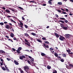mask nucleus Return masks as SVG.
Instances as JSON below:
<instances>
[{"mask_svg":"<svg viewBox=\"0 0 73 73\" xmlns=\"http://www.w3.org/2000/svg\"><path fill=\"white\" fill-rule=\"evenodd\" d=\"M24 70L26 71V72L27 73H29V67L27 65L25 66L24 67Z\"/></svg>","mask_w":73,"mask_h":73,"instance_id":"1","label":"nucleus"},{"mask_svg":"<svg viewBox=\"0 0 73 73\" xmlns=\"http://www.w3.org/2000/svg\"><path fill=\"white\" fill-rule=\"evenodd\" d=\"M58 22H60L61 23H63V24H65V23H68V21L66 20V19H65V20H64V21L60 20V21H59Z\"/></svg>","mask_w":73,"mask_h":73,"instance_id":"2","label":"nucleus"},{"mask_svg":"<svg viewBox=\"0 0 73 73\" xmlns=\"http://www.w3.org/2000/svg\"><path fill=\"white\" fill-rule=\"evenodd\" d=\"M41 55H42V56H43V57H44L46 58H48V57L46 56V55L45 54V53L43 52L41 53Z\"/></svg>","mask_w":73,"mask_h":73,"instance_id":"3","label":"nucleus"},{"mask_svg":"<svg viewBox=\"0 0 73 73\" xmlns=\"http://www.w3.org/2000/svg\"><path fill=\"white\" fill-rule=\"evenodd\" d=\"M65 38L64 36L61 35L60 36V37H59V39L60 40H61V41H64V40H65Z\"/></svg>","mask_w":73,"mask_h":73,"instance_id":"4","label":"nucleus"},{"mask_svg":"<svg viewBox=\"0 0 73 73\" xmlns=\"http://www.w3.org/2000/svg\"><path fill=\"white\" fill-rule=\"evenodd\" d=\"M73 53L72 52H68V55H69V56L71 57H72V58H73Z\"/></svg>","mask_w":73,"mask_h":73,"instance_id":"5","label":"nucleus"},{"mask_svg":"<svg viewBox=\"0 0 73 73\" xmlns=\"http://www.w3.org/2000/svg\"><path fill=\"white\" fill-rule=\"evenodd\" d=\"M43 46L44 48H49V46L48 45H47V44H45V43L43 44Z\"/></svg>","mask_w":73,"mask_h":73,"instance_id":"6","label":"nucleus"},{"mask_svg":"<svg viewBox=\"0 0 73 73\" xmlns=\"http://www.w3.org/2000/svg\"><path fill=\"white\" fill-rule=\"evenodd\" d=\"M65 36V37L66 38H69V37H70V35L69 34H65L64 35Z\"/></svg>","mask_w":73,"mask_h":73,"instance_id":"7","label":"nucleus"},{"mask_svg":"<svg viewBox=\"0 0 73 73\" xmlns=\"http://www.w3.org/2000/svg\"><path fill=\"white\" fill-rule=\"evenodd\" d=\"M25 58V56L24 55H22L19 57V58L20 60H23V58Z\"/></svg>","mask_w":73,"mask_h":73,"instance_id":"8","label":"nucleus"},{"mask_svg":"<svg viewBox=\"0 0 73 73\" xmlns=\"http://www.w3.org/2000/svg\"><path fill=\"white\" fill-rule=\"evenodd\" d=\"M29 58H30V59H31V62H32V61H33V62H34V58H33L32 57H31L30 56H29Z\"/></svg>","mask_w":73,"mask_h":73,"instance_id":"9","label":"nucleus"},{"mask_svg":"<svg viewBox=\"0 0 73 73\" xmlns=\"http://www.w3.org/2000/svg\"><path fill=\"white\" fill-rule=\"evenodd\" d=\"M54 35H55V36H56V38H58V37H59V35H58V34L57 33H54Z\"/></svg>","mask_w":73,"mask_h":73,"instance_id":"10","label":"nucleus"},{"mask_svg":"<svg viewBox=\"0 0 73 73\" xmlns=\"http://www.w3.org/2000/svg\"><path fill=\"white\" fill-rule=\"evenodd\" d=\"M25 44H26V45H27L28 46H31V44L29 42H27V43H25Z\"/></svg>","mask_w":73,"mask_h":73,"instance_id":"11","label":"nucleus"},{"mask_svg":"<svg viewBox=\"0 0 73 73\" xmlns=\"http://www.w3.org/2000/svg\"><path fill=\"white\" fill-rule=\"evenodd\" d=\"M5 28H6L7 29H9V28H10V26L6 24L5 25Z\"/></svg>","mask_w":73,"mask_h":73,"instance_id":"12","label":"nucleus"},{"mask_svg":"<svg viewBox=\"0 0 73 73\" xmlns=\"http://www.w3.org/2000/svg\"><path fill=\"white\" fill-rule=\"evenodd\" d=\"M5 51L3 50H0V54H5Z\"/></svg>","mask_w":73,"mask_h":73,"instance_id":"13","label":"nucleus"},{"mask_svg":"<svg viewBox=\"0 0 73 73\" xmlns=\"http://www.w3.org/2000/svg\"><path fill=\"white\" fill-rule=\"evenodd\" d=\"M68 27L64 26V27H63L62 29H64V30H65L66 31V30L68 29Z\"/></svg>","mask_w":73,"mask_h":73,"instance_id":"14","label":"nucleus"},{"mask_svg":"<svg viewBox=\"0 0 73 73\" xmlns=\"http://www.w3.org/2000/svg\"><path fill=\"white\" fill-rule=\"evenodd\" d=\"M59 24H60V27H62V29L63 28V27H64V25H63V24H62V23H59Z\"/></svg>","mask_w":73,"mask_h":73,"instance_id":"15","label":"nucleus"},{"mask_svg":"<svg viewBox=\"0 0 73 73\" xmlns=\"http://www.w3.org/2000/svg\"><path fill=\"white\" fill-rule=\"evenodd\" d=\"M36 39V40H37L38 41V42H40V43H42V41H41V40L40 39Z\"/></svg>","mask_w":73,"mask_h":73,"instance_id":"16","label":"nucleus"},{"mask_svg":"<svg viewBox=\"0 0 73 73\" xmlns=\"http://www.w3.org/2000/svg\"><path fill=\"white\" fill-rule=\"evenodd\" d=\"M66 68H67V69H71V68L70 67V66H66Z\"/></svg>","mask_w":73,"mask_h":73,"instance_id":"17","label":"nucleus"},{"mask_svg":"<svg viewBox=\"0 0 73 73\" xmlns=\"http://www.w3.org/2000/svg\"><path fill=\"white\" fill-rule=\"evenodd\" d=\"M62 55L63 57H66V55L65 54H62Z\"/></svg>","mask_w":73,"mask_h":73,"instance_id":"18","label":"nucleus"},{"mask_svg":"<svg viewBox=\"0 0 73 73\" xmlns=\"http://www.w3.org/2000/svg\"><path fill=\"white\" fill-rule=\"evenodd\" d=\"M14 62H15L16 65H19V63H18V62H17V61L16 60H14Z\"/></svg>","mask_w":73,"mask_h":73,"instance_id":"19","label":"nucleus"},{"mask_svg":"<svg viewBox=\"0 0 73 73\" xmlns=\"http://www.w3.org/2000/svg\"><path fill=\"white\" fill-rule=\"evenodd\" d=\"M17 50L20 51L21 50H22V48L21 47H20L18 48Z\"/></svg>","mask_w":73,"mask_h":73,"instance_id":"20","label":"nucleus"},{"mask_svg":"<svg viewBox=\"0 0 73 73\" xmlns=\"http://www.w3.org/2000/svg\"><path fill=\"white\" fill-rule=\"evenodd\" d=\"M69 65L70 66V68H71V69H72V68H73V65H72V64H69Z\"/></svg>","mask_w":73,"mask_h":73,"instance_id":"21","label":"nucleus"},{"mask_svg":"<svg viewBox=\"0 0 73 73\" xmlns=\"http://www.w3.org/2000/svg\"><path fill=\"white\" fill-rule=\"evenodd\" d=\"M54 55L56 57H58V54L57 53H54Z\"/></svg>","mask_w":73,"mask_h":73,"instance_id":"22","label":"nucleus"},{"mask_svg":"<svg viewBox=\"0 0 73 73\" xmlns=\"http://www.w3.org/2000/svg\"><path fill=\"white\" fill-rule=\"evenodd\" d=\"M10 36L11 37H14V34L13 33H11L10 35Z\"/></svg>","mask_w":73,"mask_h":73,"instance_id":"23","label":"nucleus"},{"mask_svg":"<svg viewBox=\"0 0 73 73\" xmlns=\"http://www.w3.org/2000/svg\"><path fill=\"white\" fill-rule=\"evenodd\" d=\"M47 68L48 69H51V66H47Z\"/></svg>","mask_w":73,"mask_h":73,"instance_id":"24","label":"nucleus"},{"mask_svg":"<svg viewBox=\"0 0 73 73\" xmlns=\"http://www.w3.org/2000/svg\"><path fill=\"white\" fill-rule=\"evenodd\" d=\"M44 42L45 44H49V42H48V41H47V40L45 41H44Z\"/></svg>","mask_w":73,"mask_h":73,"instance_id":"25","label":"nucleus"},{"mask_svg":"<svg viewBox=\"0 0 73 73\" xmlns=\"http://www.w3.org/2000/svg\"><path fill=\"white\" fill-rule=\"evenodd\" d=\"M5 11L7 13H10V11H9L8 9L6 10Z\"/></svg>","mask_w":73,"mask_h":73,"instance_id":"26","label":"nucleus"},{"mask_svg":"<svg viewBox=\"0 0 73 73\" xmlns=\"http://www.w3.org/2000/svg\"><path fill=\"white\" fill-rule=\"evenodd\" d=\"M58 5H62V3L61 2H58Z\"/></svg>","mask_w":73,"mask_h":73,"instance_id":"27","label":"nucleus"},{"mask_svg":"<svg viewBox=\"0 0 73 73\" xmlns=\"http://www.w3.org/2000/svg\"><path fill=\"white\" fill-rule=\"evenodd\" d=\"M25 34V36H26V37H29V35L28 34H27V33H24Z\"/></svg>","mask_w":73,"mask_h":73,"instance_id":"28","label":"nucleus"},{"mask_svg":"<svg viewBox=\"0 0 73 73\" xmlns=\"http://www.w3.org/2000/svg\"><path fill=\"white\" fill-rule=\"evenodd\" d=\"M62 13H61V14H67V13H66V12H65L64 11H62Z\"/></svg>","mask_w":73,"mask_h":73,"instance_id":"29","label":"nucleus"},{"mask_svg":"<svg viewBox=\"0 0 73 73\" xmlns=\"http://www.w3.org/2000/svg\"><path fill=\"white\" fill-rule=\"evenodd\" d=\"M66 51L67 52H68V53H70V52H71V50H70V49H69V50H66Z\"/></svg>","mask_w":73,"mask_h":73,"instance_id":"30","label":"nucleus"},{"mask_svg":"<svg viewBox=\"0 0 73 73\" xmlns=\"http://www.w3.org/2000/svg\"><path fill=\"white\" fill-rule=\"evenodd\" d=\"M60 20H65V19L64 18H60Z\"/></svg>","mask_w":73,"mask_h":73,"instance_id":"31","label":"nucleus"},{"mask_svg":"<svg viewBox=\"0 0 73 73\" xmlns=\"http://www.w3.org/2000/svg\"><path fill=\"white\" fill-rule=\"evenodd\" d=\"M19 25H22V26H24V25L23 24V23L22 22H20V24H19Z\"/></svg>","mask_w":73,"mask_h":73,"instance_id":"32","label":"nucleus"},{"mask_svg":"<svg viewBox=\"0 0 73 73\" xmlns=\"http://www.w3.org/2000/svg\"><path fill=\"white\" fill-rule=\"evenodd\" d=\"M48 3L49 4H50V5H52V3L51 2V1H48Z\"/></svg>","mask_w":73,"mask_h":73,"instance_id":"33","label":"nucleus"},{"mask_svg":"<svg viewBox=\"0 0 73 73\" xmlns=\"http://www.w3.org/2000/svg\"><path fill=\"white\" fill-rule=\"evenodd\" d=\"M31 35H33V36H36V34L34 33H31Z\"/></svg>","mask_w":73,"mask_h":73,"instance_id":"34","label":"nucleus"},{"mask_svg":"<svg viewBox=\"0 0 73 73\" xmlns=\"http://www.w3.org/2000/svg\"><path fill=\"white\" fill-rule=\"evenodd\" d=\"M13 39L14 40H16L17 41H18V40H17V38H16V37H14L13 38Z\"/></svg>","mask_w":73,"mask_h":73,"instance_id":"35","label":"nucleus"},{"mask_svg":"<svg viewBox=\"0 0 73 73\" xmlns=\"http://www.w3.org/2000/svg\"><path fill=\"white\" fill-rule=\"evenodd\" d=\"M53 73H57V72L56 70H54V71H53L52 72Z\"/></svg>","mask_w":73,"mask_h":73,"instance_id":"36","label":"nucleus"},{"mask_svg":"<svg viewBox=\"0 0 73 73\" xmlns=\"http://www.w3.org/2000/svg\"><path fill=\"white\" fill-rule=\"evenodd\" d=\"M42 39L43 40H46V38L44 37L42 38Z\"/></svg>","mask_w":73,"mask_h":73,"instance_id":"37","label":"nucleus"},{"mask_svg":"<svg viewBox=\"0 0 73 73\" xmlns=\"http://www.w3.org/2000/svg\"><path fill=\"white\" fill-rule=\"evenodd\" d=\"M60 61L61 62H64V60L63 59H61L60 60Z\"/></svg>","mask_w":73,"mask_h":73,"instance_id":"38","label":"nucleus"},{"mask_svg":"<svg viewBox=\"0 0 73 73\" xmlns=\"http://www.w3.org/2000/svg\"><path fill=\"white\" fill-rule=\"evenodd\" d=\"M18 8L20 9H21L22 10H23V8H22L20 7H19Z\"/></svg>","mask_w":73,"mask_h":73,"instance_id":"39","label":"nucleus"},{"mask_svg":"<svg viewBox=\"0 0 73 73\" xmlns=\"http://www.w3.org/2000/svg\"><path fill=\"white\" fill-rule=\"evenodd\" d=\"M24 26L26 28H28V26L25 25H24Z\"/></svg>","mask_w":73,"mask_h":73,"instance_id":"40","label":"nucleus"},{"mask_svg":"<svg viewBox=\"0 0 73 73\" xmlns=\"http://www.w3.org/2000/svg\"><path fill=\"white\" fill-rule=\"evenodd\" d=\"M27 62L29 64H31V62L29 60H27Z\"/></svg>","mask_w":73,"mask_h":73,"instance_id":"41","label":"nucleus"},{"mask_svg":"<svg viewBox=\"0 0 73 73\" xmlns=\"http://www.w3.org/2000/svg\"><path fill=\"white\" fill-rule=\"evenodd\" d=\"M4 24V23L3 22L0 23V25H3Z\"/></svg>","mask_w":73,"mask_h":73,"instance_id":"42","label":"nucleus"},{"mask_svg":"<svg viewBox=\"0 0 73 73\" xmlns=\"http://www.w3.org/2000/svg\"><path fill=\"white\" fill-rule=\"evenodd\" d=\"M2 68L3 70H6V69H5V68L4 67H3Z\"/></svg>","mask_w":73,"mask_h":73,"instance_id":"43","label":"nucleus"},{"mask_svg":"<svg viewBox=\"0 0 73 73\" xmlns=\"http://www.w3.org/2000/svg\"><path fill=\"white\" fill-rule=\"evenodd\" d=\"M20 51H19L18 50H17V52L18 53H20L21 52Z\"/></svg>","mask_w":73,"mask_h":73,"instance_id":"44","label":"nucleus"},{"mask_svg":"<svg viewBox=\"0 0 73 73\" xmlns=\"http://www.w3.org/2000/svg\"><path fill=\"white\" fill-rule=\"evenodd\" d=\"M50 51H51V50H53V48H50Z\"/></svg>","mask_w":73,"mask_h":73,"instance_id":"45","label":"nucleus"},{"mask_svg":"<svg viewBox=\"0 0 73 73\" xmlns=\"http://www.w3.org/2000/svg\"><path fill=\"white\" fill-rule=\"evenodd\" d=\"M25 51H27L28 52H30V51H29L28 50H25Z\"/></svg>","mask_w":73,"mask_h":73,"instance_id":"46","label":"nucleus"},{"mask_svg":"<svg viewBox=\"0 0 73 73\" xmlns=\"http://www.w3.org/2000/svg\"><path fill=\"white\" fill-rule=\"evenodd\" d=\"M30 3H35V1H30L29 2Z\"/></svg>","mask_w":73,"mask_h":73,"instance_id":"47","label":"nucleus"},{"mask_svg":"<svg viewBox=\"0 0 73 73\" xmlns=\"http://www.w3.org/2000/svg\"><path fill=\"white\" fill-rule=\"evenodd\" d=\"M57 11H58V12H60V13H61V10H57Z\"/></svg>","mask_w":73,"mask_h":73,"instance_id":"48","label":"nucleus"},{"mask_svg":"<svg viewBox=\"0 0 73 73\" xmlns=\"http://www.w3.org/2000/svg\"><path fill=\"white\" fill-rule=\"evenodd\" d=\"M11 11H12L13 12H15V10L13 9H11Z\"/></svg>","mask_w":73,"mask_h":73,"instance_id":"49","label":"nucleus"},{"mask_svg":"<svg viewBox=\"0 0 73 73\" xmlns=\"http://www.w3.org/2000/svg\"><path fill=\"white\" fill-rule=\"evenodd\" d=\"M25 42H29L28 41V40H27V39H25Z\"/></svg>","mask_w":73,"mask_h":73,"instance_id":"50","label":"nucleus"},{"mask_svg":"<svg viewBox=\"0 0 73 73\" xmlns=\"http://www.w3.org/2000/svg\"><path fill=\"white\" fill-rule=\"evenodd\" d=\"M6 69V70H7V71H8V72H9V69L8 68Z\"/></svg>","mask_w":73,"mask_h":73,"instance_id":"51","label":"nucleus"},{"mask_svg":"<svg viewBox=\"0 0 73 73\" xmlns=\"http://www.w3.org/2000/svg\"><path fill=\"white\" fill-rule=\"evenodd\" d=\"M22 19L23 20H25V18H24V17H22Z\"/></svg>","mask_w":73,"mask_h":73,"instance_id":"52","label":"nucleus"},{"mask_svg":"<svg viewBox=\"0 0 73 73\" xmlns=\"http://www.w3.org/2000/svg\"><path fill=\"white\" fill-rule=\"evenodd\" d=\"M11 31L12 32V31H13V32H14V29H13V28L11 29Z\"/></svg>","mask_w":73,"mask_h":73,"instance_id":"53","label":"nucleus"},{"mask_svg":"<svg viewBox=\"0 0 73 73\" xmlns=\"http://www.w3.org/2000/svg\"><path fill=\"white\" fill-rule=\"evenodd\" d=\"M7 60L8 61H10V60H11V59H9V58H7Z\"/></svg>","mask_w":73,"mask_h":73,"instance_id":"54","label":"nucleus"},{"mask_svg":"<svg viewBox=\"0 0 73 73\" xmlns=\"http://www.w3.org/2000/svg\"><path fill=\"white\" fill-rule=\"evenodd\" d=\"M12 49V50H13V51H15V50H16V49H15V48H13Z\"/></svg>","mask_w":73,"mask_h":73,"instance_id":"55","label":"nucleus"},{"mask_svg":"<svg viewBox=\"0 0 73 73\" xmlns=\"http://www.w3.org/2000/svg\"><path fill=\"white\" fill-rule=\"evenodd\" d=\"M61 10H62V11H65V10L64 9H63V8H61Z\"/></svg>","mask_w":73,"mask_h":73,"instance_id":"56","label":"nucleus"},{"mask_svg":"<svg viewBox=\"0 0 73 73\" xmlns=\"http://www.w3.org/2000/svg\"><path fill=\"white\" fill-rule=\"evenodd\" d=\"M43 6H46V4H44L42 5Z\"/></svg>","mask_w":73,"mask_h":73,"instance_id":"57","label":"nucleus"},{"mask_svg":"<svg viewBox=\"0 0 73 73\" xmlns=\"http://www.w3.org/2000/svg\"><path fill=\"white\" fill-rule=\"evenodd\" d=\"M1 61H2V62H3V61H4V60H3V59L2 58H1Z\"/></svg>","mask_w":73,"mask_h":73,"instance_id":"58","label":"nucleus"},{"mask_svg":"<svg viewBox=\"0 0 73 73\" xmlns=\"http://www.w3.org/2000/svg\"><path fill=\"white\" fill-rule=\"evenodd\" d=\"M55 16H56V17H58V15H57V14H56Z\"/></svg>","mask_w":73,"mask_h":73,"instance_id":"59","label":"nucleus"},{"mask_svg":"<svg viewBox=\"0 0 73 73\" xmlns=\"http://www.w3.org/2000/svg\"><path fill=\"white\" fill-rule=\"evenodd\" d=\"M58 58H59V59H61V57H60V56H58Z\"/></svg>","mask_w":73,"mask_h":73,"instance_id":"60","label":"nucleus"},{"mask_svg":"<svg viewBox=\"0 0 73 73\" xmlns=\"http://www.w3.org/2000/svg\"><path fill=\"white\" fill-rule=\"evenodd\" d=\"M5 37H7V38H9V36L7 35L5 36Z\"/></svg>","mask_w":73,"mask_h":73,"instance_id":"61","label":"nucleus"},{"mask_svg":"<svg viewBox=\"0 0 73 73\" xmlns=\"http://www.w3.org/2000/svg\"><path fill=\"white\" fill-rule=\"evenodd\" d=\"M3 9H4V10H5V7H2Z\"/></svg>","mask_w":73,"mask_h":73,"instance_id":"62","label":"nucleus"},{"mask_svg":"<svg viewBox=\"0 0 73 73\" xmlns=\"http://www.w3.org/2000/svg\"><path fill=\"white\" fill-rule=\"evenodd\" d=\"M11 16H10L9 15H8L7 16V17H11Z\"/></svg>","mask_w":73,"mask_h":73,"instance_id":"63","label":"nucleus"},{"mask_svg":"<svg viewBox=\"0 0 73 73\" xmlns=\"http://www.w3.org/2000/svg\"><path fill=\"white\" fill-rule=\"evenodd\" d=\"M71 2H72V3H73V0H69Z\"/></svg>","mask_w":73,"mask_h":73,"instance_id":"64","label":"nucleus"}]
</instances>
